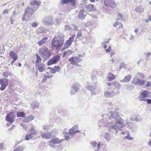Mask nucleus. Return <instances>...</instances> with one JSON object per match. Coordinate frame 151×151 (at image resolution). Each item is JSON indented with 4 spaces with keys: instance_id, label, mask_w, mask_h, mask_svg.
<instances>
[{
    "instance_id": "obj_1",
    "label": "nucleus",
    "mask_w": 151,
    "mask_h": 151,
    "mask_svg": "<svg viewBox=\"0 0 151 151\" xmlns=\"http://www.w3.org/2000/svg\"><path fill=\"white\" fill-rule=\"evenodd\" d=\"M111 113V116H109L107 114H105L103 115V118L100 121L98 126L101 128H102L108 125L109 123H110V120L114 122L115 120L116 121V122H114L113 125L109 127V130L112 133L114 132V134H115L119 130L121 131L124 129V120L118 114V113L113 112L112 111Z\"/></svg>"
},
{
    "instance_id": "obj_2",
    "label": "nucleus",
    "mask_w": 151,
    "mask_h": 151,
    "mask_svg": "<svg viewBox=\"0 0 151 151\" xmlns=\"http://www.w3.org/2000/svg\"><path fill=\"white\" fill-rule=\"evenodd\" d=\"M64 35L63 34L60 33H59L58 38H54L52 40V44L54 47L57 48L61 47L64 42Z\"/></svg>"
},
{
    "instance_id": "obj_3",
    "label": "nucleus",
    "mask_w": 151,
    "mask_h": 151,
    "mask_svg": "<svg viewBox=\"0 0 151 151\" xmlns=\"http://www.w3.org/2000/svg\"><path fill=\"white\" fill-rule=\"evenodd\" d=\"M39 53L45 60L48 59L51 55L50 52L48 48L45 46L42 47Z\"/></svg>"
},
{
    "instance_id": "obj_4",
    "label": "nucleus",
    "mask_w": 151,
    "mask_h": 151,
    "mask_svg": "<svg viewBox=\"0 0 151 151\" xmlns=\"http://www.w3.org/2000/svg\"><path fill=\"white\" fill-rule=\"evenodd\" d=\"M43 23L47 26H51L54 23V17L52 15L45 16L42 21Z\"/></svg>"
},
{
    "instance_id": "obj_5",
    "label": "nucleus",
    "mask_w": 151,
    "mask_h": 151,
    "mask_svg": "<svg viewBox=\"0 0 151 151\" xmlns=\"http://www.w3.org/2000/svg\"><path fill=\"white\" fill-rule=\"evenodd\" d=\"M80 86L77 82L74 83L71 87L70 91V93L71 95L75 94L77 92H78L80 89Z\"/></svg>"
},
{
    "instance_id": "obj_6",
    "label": "nucleus",
    "mask_w": 151,
    "mask_h": 151,
    "mask_svg": "<svg viewBox=\"0 0 151 151\" xmlns=\"http://www.w3.org/2000/svg\"><path fill=\"white\" fill-rule=\"evenodd\" d=\"M15 118V114L14 113L11 112L7 114L6 117V120L12 124L14 121Z\"/></svg>"
},
{
    "instance_id": "obj_7",
    "label": "nucleus",
    "mask_w": 151,
    "mask_h": 151,
    "mask_svg": "<svg viewBox=\"0 0 151 151\" xmlns=\"http://www.w3.org/2000/svg\"><path fill=\"white\" fill-rule=\"evenodd\" d=\"M9 83V80L6 78L0 79V85L1 86L0 90L2 91L4 90Z\"/></svg>"
},
{
    "instance_id": "obj_8",
    "label": "nucleus",
    "mask_w": 151,
    "mask_h": 151,
    "mask_svg": "<svg viewBox=\"0 0 151 151\" xmlns=\"http://www.w3.org/2000/svg\"><path fill=\"white\" fill-rule=\"evenodd\" d=\"M68 60L70 62V64L73 65L79 66L78 62H80L82 61V59L78 57H73L69 59Z\"/></svg>"
},
{
    "instance_id": "obj_9",
    "label": "nucleus",
    "mask_w": 151,
    "mask_h": 151,
    "mask_svg": "<svg viewBox=\"0 0 151 151\" xmlns=\"http://www.w3.org/2000/svg\"><path fill=\"white\" fill-rule=\"evenodd\" d=\"M104 4L105 6L113 9L116 6V3L113 0H104Z\"/></svg>"
},
{
    "instance_id": "obj_10",
    "label": "nucleus",
    "mask_w": 151,
    "mask_h": 151,
    "mask_svg": "<svg viewBox=\"0 0 151 151\" xmlns=\"http://www.w3.org/2000/svg\"><path fill=\"white\" fill-rule=\"evenodd\" d=\"M75 35H73L71 37H70L69 40H67L65 43L63 47V49H65L68 48L69 46H70L72 42H73L74 39L75 38Z\"/></svg>"
},
{
    "instance_id": "obj_11",
    "label": "nucleus",
    "mask_w": 151,
    "mask_h": 151,
    "mask_svg": "<svg viewBox=\"0 0 151 151\" xmlns=\"http://www.w3.org/2000/svg\"><path fill=\"white\" fill-rule=\"evenodd\" d=\"M60 59L59 55H56L51 59H50L48 61L47 65L48 66L56 63Z\"/></svg>"
},
{
    "instance_id": "obj_12",
    "label": "nucleus",
    "mask_w": 151,
    "mask_h": 151,
    "mask_svg": "<svg viewBox=\"0 0 151 151\" xmlns=\"http://www.w3.org/2000/svg\"><path fill=\"white\" fill-rule=\"evenodd\" d=\"M36 67L37 71L40 72H42L45 69V65L44 63H40L36 64Z\"/></svg>"
},
{
    "instance_id": "obj_13",
    "label": "nucleus",
    "mask_w": 151,
    "mask_h": 151,
    "mask_svg": "<svg viewBox=\"0 0 151 151\" xmlns=\"http://www.w3.org/2000/svg\"><path fill=\"white\" fill-rule=\"evenodd\" d=\"M150 94V92L147 90L142 91L141 92L140 95L138 96V98L149 97Z\"/></svg>"
},
{
    "instance_id": "obj_14",
    "label": "nucleus",
    "mask_w": 151,
    "mask_h": 151,
    "mask_svg": "<svg viewBox=\"0 0 151 151\" xmlns=\"http://www.w3.org/2000/svg\"><path fill=\"white\" fill-rule=\"evenodd\" d=\"M48 69H50V73L53 74H55L56 72H59L61 70L60 68L58 66H55L53 68L49 67Z\"/></svg>"
},
{
    "instance_id": "obj_15",
    "label": "nucleus",
    "mask_w": 151,
    "mask_h": 151,
    "mask_svg": "<svg viewBox=\"0 0 151 151\" xmlns=\"http://www.w3.org/2000/svg\"><path fill=\"white\" fill-rule=\"evenodd\" d=\"M85 7L86 10L88 12H94L96 10V8H95L94 5L91 4L86 5Z\"/></svg>"
},
{
    "instance_id": "obj_16",
    "label": "nucleus",
    "mask_w": 151,
    "mask_h": 151,
    "mask_svg": "<svg viewBox=\"0 0 151 151\" xmlns=\"http://www.w3.org/2000/svg\"><path fill=\"white\" fill-rule=\"evenodd\" d=\"M37 9V7H35L34 8H31L29 6H28L25 10V12L26 14L28 13H29L32 14Z\"/></svg>"
},
{
    "instance_id": "obj_17",
    "label": "nucleus",
    "mask_w": 151,
    "mask_h": 151,
    "mask_svg": "<svg viewBox=\"0 0 151 151\" xmlns=\"http://www.w3.org/2000/svg\"><path fill=\"white\" fill-rule=\"evenodd\" d=\"M86 14L87 13L84 10H81L78 14V17L80 19L83 20L85 18Z\"/></svg>"
},
{
    "instance_id": "obj_18",
    "label": "nucleus",
    "mask_w": 151,
    "mask_h": 151,
    "mask_svg": "<svg viewBox=\"0 0 151 151\" xmlns=\"http://www.w3.org/2000/svg\"><path fill=\"white\" fill-rule=\"evenodd\" d=\"M131 78L132 76L131 75H128L125 76L124 79L120 80V81L122 83H128L130 81Z\"/></svg>"
},
{
    "instance_id": "obj_19",
    "label": "nucleus",
    "mask_w": 151,
    "mask_h": 151,
    "mask_svg": "<svg viewBox=\"0 0 151 151\" xmlns=\"http://www.w3.org/2000/svg\"><path fill=\"white\" fill-rule=\"evenodd\" d=\"M61 4H63L68 3L70 2L72 5L74 7H75L76 6V0H61Z\"/></svg>"
},
{
    "instance_id": "obj_20",
    "label": "nucleus",
    "mask_w": 151,
    "mask_h": 151,
    "mask_svg": "<svg viewBox=\"0 0 151 151\" xmlns=\"http://www.w3.org/2000/svg\"><path fill=\"white\" fill-rule=\"evenodd\" d=\"M114 91H105L104 93V95L106 97H112L114 96Z\"/></svg>"
},
{
    "instance_id": "obj_21",
    "label": "nucleus",
    "mask_w": 151,
    "mask_h": 151,
    "mask_svg": "<svg viewBox=\"0 0 151 151\" xmlns=\"http://www.w3.org/2000/svg\"><path fill=\"white\" fill-rule=\"evenodd\" d=\"M34 119V116L32 115H29L25 118L23 120L24 122L28 123Z\"/></svg>"
},
{
    "instance_id": "obj_22",
    "label": "nucleus",
    "mask_w": 151,
    "mask_h": 151,
    "mask_svg": "<svg viewBox=\"0 0 151 151\" xmlns=\"http://www.w3.org/2000/svg\"><path fill=\"white\" fill-rule=\"evenodd\" d=\"M48 143H49V146L51 147L53 149H55L57 147L60 148V150L62 149V147L60 145H56L55 144L53 143H51V141H49L48 142Z\"/></svg>"
},
{
    "instance_id": "obj_23",
    "label": "nucleus",
    "mask_w": 151,
    "mask_h": 151,
    "mask_svg": "<svg viewBox=\"0 0 151 151\" xmlns=\"http://www.w3.org/2000/svg\"><path fill=\"white\" fill-rule=\"evenodd\" d=\"M9 55L13 60H17L18 58L17 54L13 51H10Z\"/></svg>"
},
{
    "instance_id": "obj_24",
    "label": "nucleus",
    "mask_w": 151,
    "mask_h": 151,
    "mask_svg": "<svg viewBox=\"0 0 151 151\" xmlns=\"http://www.w3.org/2000/svg\"><path fill=\"white\" fill-rule=\"evenodd\" d=\"M63 141V139L60 140L58 138H55L50 140V141H51V143H53L55 144H59Z\"/></svg>"
},
{
    "instance_id": "obj_25",
    "label": "nucleus",
    "mask_w": 151,
    "mask_h": 151,
    "mask_svg": "<svg viewBox=\"0 0 151 151\" xmlns=\"http://www.w3.org/2000/svg\"><path fill=\"white\" fill-rule=\"evenodd\" d=\"M115 78V76L111 73H109L107 76V78L108 79V81H109L113 80Z\"/></svg>"
},
{
    "instance_id": "obj_26",
    "label": "nucleus",
    "mask_w": 151,
    "mask_h": 151,
    "mask_svg": "<svg viewBox=\"0 0 151 151\" xmlns=\"http://www.w3.org/2000/svg\"><path fill=\"white\" fill-rule=\"evenodd\" d=\"M144 10V8L142 5H140L139 6H138L135 8V11L136 12L138 13L142 12Z\"/></svg>"
},
{
    "instance_id": "obj_27",
    "label": "nucleus",
    "mask_w": 151,
    "mask_h": 151,
    "mask_svg": "<svg viewBox=\"0 0 151 151\" xmlns=\"http://www.w3.org/2000/svg\"><path fill=\"white\" fill-rule=\"evenodd\" d=\"M51 134V133L48 132V134H42L41 136L43 138L48 139L50 138Z\"/></svg>"
},
{
    "instance_id": "obj_28",
    "label": "nucleus",
    "mask_w": 151,
    "mask_h": 151,
    "mask_svg": "<svg viewBox=\"0 0 151 151\" xmlns=\"http://www.w3.org/2000/svg\"><path fill=\"white\" fill-rule=\"evenodd\" d=\"M31 107L34 109L38 108L39 107V105L38 102L35 101L32 103L31 104Z\"/></svg>"
},
{
    "instance_id": "obj_29",
    "label": "nucleus",
    "mask_w": 151,
    "mask_h": 151,
    "mask_svg": "<svg viewBox=\"0 0 151 151\" xmlns=\"http://www.w3.org/2000/svg\"><path fill=\"white\" fill-rule=\"evenodd\" d=\"M86 88L91 91L95 89L96 88V86L88 85L86 87Z\"/></svg>"
},
{
    "instance_id": "obj_30",
    "label": "nucleus",
    "mask_w": 151,
    "mask_h": 151,
    "mask_svg": "<svg viewBox=\"0 0 151 151\" xmlns=\"http://www.w3.org/2000/svg\"><path fill=\"white\" fill-rule=\"evenodd\" d=\"M41 4V2L40 1H35L31 2V5L32 7H34L35 6H39Z\"/></svg>"
},
{
    "instance_id": "obj_31",
    "label": "nucleus",
    "mask_w": 151,
    "mask_h": 151,
    "mask_svg": "<svg viewBox=\"0 0 151 151\" xmlns=\"http://www.w3.org/2000/svg\"><path fill=\"white\" fill-rule=\"evenodd\" d=\"M66 129H65L64 131H63V134L65 137V139L66 140H67V141H68V139H70V137L68 135V132H67V131H66Z\"/></svg>"
},
{
    "instance_id": "obj_32",
    "label": "nucleus",
    "mask_w": 151,
    "mask_h": 151,
    "mask_svg": "<svg viewBox=\"0 0 151 151\" xmlns=\"http://www.w3.org/2000/svg\"><path fill=\"white\" fill-rule=\"evenodd\" d=\"M112 85H114L115 87L118 88V89H119L120 87L121 86V85L119 83V82L117 81H114L112 82Z\"/></svg>"
},
{
    "instance_id": "obj_33",
    "label": "nucleus",
    "mask_w": 151,
    "mask_h": 151,
    "mask_svg": "<svg viewBox=\"0 0 151 151\" xmlns=\"http://www.w3.org/2000/svg\"><path fill=\"white\" fill-rule=\"evenodd\" d=\"M36 59L37 60L35 62V64H37L40 63L41 62V60H42V58H40V57L38 55V54H36Z\"/></svg>"
},
{
    "instance_id": "obj_34",
    "label": "nucleus",
    "mask_w": 151,
    "mask_h": 151,
    "mask_svg": "<svg viewBox=\"0 0 151 151\" xmlns=\"http://www.w3.org/2000/svg\"><path fill=\"white\" fill-rule=\"evenodd\" d=\"M139 79L136 77H134L131 83L135 85L137 84Z\"/></svg>"
},
{
    "instance_id": "obj_35",
    "label": "nucleus",
    "mask_w": 151,
    "mask_h": 151,
    "mask_svg": "<svg viewBox=\"0 0 151 151\" xmlns=\"http://www.w3.org/2000/svg\"><path fill=\"white\" fill-rule=\"evenodd\" d=\"M25 148L23 146H18L17 148H15L13 151H22Z\"/></svg>"
},
{
    "instance_id": "obj_36",
    "label": "nucleus",
    "mask_w": 151,
    "mask_h": 151,
    "mask_svg": "<svg viewBox=\"0 0 151 151\" xmlns=\"http://www.w3.org/2000/svg\"><path fill=\"white\" fill-rule=\"evenodd\" d=\"M32 135L30 133L27 134L25 136L24 139L26 140H28L32 138Z\"/></svg>"
},
{
    "instance_id": "obj_37",
    "label": "nucleus",
    "mask_w": 151,
    "mask_h": 151,
    "mask_svg": "<svg viewBox=\"0 0 151 151\" xmlns=\"http://www.w3.org/2000/svg\"><path fill=\"white\" fill-rule=\"evenodd\" d=\"M17 117H23L25 115L23 111L17 112Z\"/></svg>"
},
{
    "instance_id": "obj_38",
    "label": "nucleus",
    "mask_w": 151,
    "mask_h": 151,
    "mask_svg": "<svg viewBox=\"0 0 151 151\" xmlns=\"http://www.w3.org/2000/svg\"><path fill=\"white\" fill-rule=\"evenodd\" d=\"M29 131L30 133V134L32 135H35L36 133V130L33 127H31Z\"/></svg>"
},
{
    "instance_id": "obj_39",
    "label": "nucleus",
    "mask_w": 151,
    "mask_h": 151,
    "mask_svg": "<svg viewBox=\"0 0 151 151\" xmlns=\"http://www.w3.org/2000/svg\"><path fill=\"white\" fill-rule=\"evenodd\" d=\"M121 20L122 22H124L125 21V19L123 18V15L122 14H119L118 15V17L117 19V20Z\"/></svg>"
},
{
    "instance_id": "obj_40",
    "label": "nucleus",
    "mask_w": 151,
    "mask_h": 151,
    "mask_svg": "<svg viewBox=\"0 0 151 151\" xmlns=\"http://www.w3.org/2000/svg\"><path fill=\"white\" fill-rule=\"evenodd\" d=\"M11 75V73L10 72H8L6 71L3 73V76L5 78H7L8 76H10Z\"/></svg>"
},
{
    "instance_id": "obj_41",
    "label": "nucleus",
    "mask_w": 151,
    "mask_h": 151,
    "mask_svg": "<svg viewBox=\"0 0 151 151\" xmlns=\"http://www.w3.org/2000/svg\"><path fill=\"white\" fill-rule=\"evenodd\" d=\"M146 81L145 80H141L139 79L137 85H143L145 84Z\"/></svg>"
},
{
    "instance_id": "obj_42",
    "label": "nucleus",
    "mask_w": 151,
    "mask_h": 151,
    "mask_svg": "<svg viewBox=\"0 0 151 151\" xmlns=\"http://www.w3.org/2000/svg\"><path fill=\"white\" fill-rule=\"evenodd\" d=\"M127 134V135L124 139H127L130 140H133L134 138L133 137H130L129 132H128Z\"/></svg>"
},
{
    "instance_id": "obj_43",
    "label": "nucleus",
    "mask_w": 151,
    "mask_h": 151,
    "mask_svg": "<svg viewBox=\"0 0 151 151\" xmlns=\"http://www.w3.org/2000/svg\"><path fill=\"white\" fill-rule=\"evenodd\" d=\"M105 138L108 142L110 140V137L109 136V134L108 133H105Z\"/></svg>"
},
{
    "instance_id": "obj_44",
    "label": "nucleus",
    "mask_w": 151,
    "mask_h": 151,
    "mask_svg": "<svg viewBox=\"0 0 151 151\" xmlns=\"http://www.w3.org/2000/svg\"><path fill=\"white\" fill-rule=\"evenodd\" d=\"M47 39V38H43L42 40H41L38 43L39 46H41L43 43L45 42V40Z\"/></svg>"
},
{
    "instance_id": "obj_45",
    "label": "nucleus",
    "mask_w": 151,
    "mask_h": 151,
    "mask_svg": "<svg viewBox=\"0 0 151 151\" xmlns=\"http://www.w3.org/2000/svg\"><path fill=\"white\" fill-rule=\"evenodd\" d=\"M65 30H72L73 27L68 25H65Z\"/></svg>"
},
{
    "instance_id": "obj_46",
    "label": "nucleus",
    "mask_w": 151,
    "mask_h": 151,
    "mask_svg": "<svg viewBox=\"0 0 151 151\" xmlns=\"http://www.w3.org/2000/svg\"><path fill=\"white\" fill-rule=\"evenodd\" d=\"M109 42L108 41L107 42L106 41L101 43V45L102 47H104V49H106L107 47L106 45L108 44Z\"/></svg>"
},
{
    "instance_id": "obj_47",
    "label": "nucleus",
    "mask_w": 151,
    "mask_h": 151,
    "mask_svg": "<svg viewBox=\"0 0 151 151\" xmlns=\"http://www.w3.org/2000/svg\"><path fill=\"white\" fill-rule=\"evenodd\" d=\"M142 118L139 116L138 115L135 117V121L139 122L142 121Z\"/></svg>"
},
{
    "instance_id": "obj_48",
    "label": "nucleus",
    "mask_w": 151,
    "mask_h": 151,
    "mask_svg": "<svg viewBox=\"0 0 151 151\" xmlns=\"http://www.w3.org/2000/svg\"><path fill=\"white\" fill-rule=\"evenodd\" d=\"M73 52L71 50H69L68 51L64 52V55H65L67 54L68 55H70L73 53Z\"/></svg>"
},
{
    "instance_id": "obj_49",
    "label": "nucleus",
    "mask_w": 151,
    "mask_h": 151,
    "mask_svg": "<svg viewBox=\"0 0 151 151\" xmlns=\"http://www.w3.org/2000/svg\"><path fill=\"white\" fill-rule=\"evenodd\" d=\"M90 144L93 147H96L97 145V142L95 141H91L90 143Z\"/></svg>"
},
{
    "instance_id": "obj_50",
    "label": "nucleus",
    "mask_w": 151,
    "mask_h": 151,
    "mask_svg": "<svg viewBox=\"0 0 151 151\" xmlns=\"http://www.w3.org/2000/svg\"><path fill=\"white\" fill-rule=\"evenodd\" d=\"M145 86L146 87H150V88H151V82H147L146 84H145Z\"/></svg>"
},
{
    "instance_id": "obj_51",
    "label": "nucleus",
    "mask_w": 151,
    "mask_h": 151,
    "mask_svg": "<svg viewBox=\"0 0 151 151\" xmlns=\"http://www.w3.org/2000/svg\"><path fill=\"white\" fill-rule=\"evenodd\" d=\"M43 129L48 131L50 129V126L48 125L44 126Z\"/></svg>"
},
{
    "instance_id": "obj_52",
    "label": "nucleus",
    "mask_w": 151,
    "mask_h": 151,
    "mask_svg": "<svg viewBox=\"0 0 151 151\" xmlns=\"http://www.w3.org/2000/svg\"><path fill=\"white\" fill-rule=\"evenodd\" d=\"M68 133L69 134V135H71L72 136H74V135H75L76 133V132L74 131H73V132H69Z\"/></svg>"
},
{
    "instance_id": "obj_53",
    "label": "nucleus",
    "mask_w": 151,
    "mask_h": 151,
    "mask_svg": "<svg viewBox=\"0 0 151 151\" xmlns=\"http://www.w3.org/2000/svg\"><path fill=\"white\" fill-rule=\"evenodd\" d=\"M125 66V64L123 62H122L119 66V69H121Z\"/></svg>"
},
{
    "instance_id": "obj_54",
    "label": "nucleus",
    "mask_w": 151,
    "mask_h": 151,
    "mask_svg": "<svg viewBox=\"0 0 151 151\" xmlns=\"http://www.w3.org/2000/svg\"><path fill=\"white\" fill-rule=\"evenodd\" d=\"M81 33L80 32H78L77 34V36L76 38H79L81 36Z\"/></svg>"
},
{
    "instance_id": "obj_55",
    "label": "nucleus",
    "mask_w": 151,
    "mask_h": 151,
    "mask_svg": "<svg viewBox=\"0 0 151 151\" xmlns=\"http://www.w3.org/2000/svg\"><path fill=\"white\" fill-rule=\"evenodd\" d=\"M72 27H73L72 30H76L77 29V26L75 24H72Z\"/></svg>"
},
{
    "instance_id": "obj_56",
    "label": "nucleus",
    "mask_w": 151,
    "mask_h": 151,
    "mask_svg": "<svg viewBox=\"0 0 151 151\" xmlns=\"http://www.w3.org/2000/svg\"><path fill=\"white\" fill-rule=\"evenodd\" d=\"M137 75H139L140 77L142 78H144L145 77V76L143 73L138 72L137 73Z\"/></svg>"
},
{
    "instance_id": "obj_57",
    "label": "nucleus",
    "mask_w": 151,
    "mask_h": 151,
    "mask_svg": "<svg viewBox=\"0 0 151 151\" xmlns=\"http://www.w3.org/2000/svg\"><path fill=\"white\" fill-rule=\"evenodd\" d=\"M37 26V22H33L32 24V26L33 27H36Z\"/></svg>"
},
{
    "instance_id": "obj_58",
    "label": "nucleus",
    "mask_w": 151,
    "mask_h": 151,
    "mask_svg": "<svg viewBox=\"0 0 151 151\" xmlns=\"http://www.w3.org/2000/svg\"><path fill=\"white\" fill-rule=\"evenodd\" d=\"M3 14H7L8 13V10L7 9L4 10L2 12Z\"/></svg>"
},
{
    "instance_id": "obj_59",
    "label": "nucleus",
    "mask_w": 151,
    "mask_h": 151,
    "mask_svg": "<svg viewBox=\"0 0 151 151\" xmlns=\"http://www.w3.org/2000/svg\"><path fill=\"white\" fill-rule=\"evenodd\" d=\"M111 46H109V48L105 50L106 52H111Z\"/></svg>"
},
{
    "instance_id": "obj_60",
    "label": "nucleus",
    "mask_w": 151,
    "mask_h": 151,
    "mask_svg": "<svg viewBox=\"0 0 151 151\" xmlns=\"http://www.w3.org/2000/svg\"><path fill=\"white\" fill-rule=\"evenodd\" d=\"M138 99H139V101H144L147 102V99H146L144 98H140Z\"/></svg>"
},
{
    "instance_id": "obj_61",
    "label": "nucleus",
    "mask_w": 151,
    "mask_h": 151,
    "mask_svg": "<svg viewBox=\"0 0 151 151\" xmlns=\"http://www.w3.org/2000/svg\"><path fill=\"white\" fill-rule=\"evenodd\" d=\"M129 131H127L126 130H125L124 131H123L121 133L122 134H127V132H128Z\"/></svg>"
},
{
    "instance_id": "obj_62",
    "label": "nucleus",
    "mask_w": 151,
    "mask_h": 151,
    "mask_svg": "<svg viewBox=\"0 0 151 151\" xmlns=\"http://www.w3.org/2000/svg\"><path fill=\"white\" fill-rule=\"evenodd\" d=\"M21 125L23 127V128L25 130H27V127L26 126L25 124H21Z\"/></svg>"
},
{
    "instance_id": "obj_63",
    "label": "nucleus",
    "mask_w": 151,
    "mask_h": 151,
    "mask_svg": "<svg viewBox=\"0 0 151 151\" xmlns=\"http://www.w3.org/2000/svg\"><path fill=\"white\" fill-rule=\"evenodd\" d=\"M4 146L3 144H0V150H2L4 148Z\"/></svg>"
},
{
    "instance_id": "obj_64",
    "label": "nucleus",
    "mask_w": 151,
    "mask_h": 151,
    "mask_svg": "<svg viewBox=\"0 0 151 151\" xmlns=\"http://www.w3.org/2000/svg\"><path fill=\"white\" fill-rule=\"evenodd\" d=\"M147 102L148 104H151V99H147Z\"/></svg>"
}]
</instances>
